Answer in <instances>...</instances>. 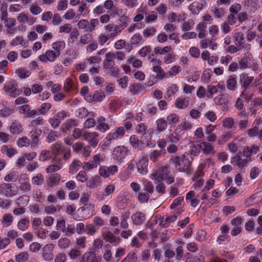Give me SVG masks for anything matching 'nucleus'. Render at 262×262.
<instances>
[{"mask_svg": "<svg viewBox=\"0 0 262 262\" xmlns=\"http://www.w3.org/2000/svg\"><path fill=\"white\" fill-rule=\"evenodd\" d=\"M9 130L12 135H19L23 132L24 128L20 122L15 120L11 123Z\"/></svg>", "mask_w": 262, "mask_h": 262, "instance_id": "393cba45", "label": "nucleus"}, {"mask_svg": "<svg viewBox=\"0 0 262 262\" xmlns=\"http://www.w3.org/2000/svg\"><path fill=\"white\" fill-rule=\"evenodd\" d=\"M30 144V141L27 137L19 138L16 141V144L19 147H28Z\"/></svg>", "mask_w": 262, "mask_h": 262, "instance_id": "4d7b16f0", "label": "nucleus"}, {"mask_svg": "<svg viewBox=\"0 0 262 262\" xmlns=\"http://www.w3.org/2000/svg\"><path fill=\"white\" fill-rule=\"evenodd\" d=\"M19 112L26 115L27 117L33 118L37 115L36 110L31 109L29 104H24L19 107Z\"/></svg>", "mask_w": 262, "mask_h": 262, "instance_id": "a211bd4d", "label": "nucleus"}, {"mask_svg": "<svg viewBox=\"0 0 262 262\" xmlns=\"http://www.w3.org/2000/svg\"><path fill=\"white\" fill-rule=\"evenodd\" d=\"M143 42V37L139 32L134 34L130 38V43L132 46H138L142 44Z\"/></svg>", "mask_w": 262, "mask_h": 262, "instance_id": "c9c22d12", "label": "nucleus"}, {"mask_svg": "<svg viewBox=\"0 0 262 262\" xmlns=\"http://www.w3.org/2000/svg\"><path fill=\"white\" fill-rule=\"evenodd\" d=\"M111 249L112 247L108 244L105 245L103 247L104 252L103 254V258L106 261H110L112 257Z\"/></svg>", "mask_w": 262, "mask_h": 262, "instance_id": "09e8293b", "label": "nucleus"}, {"mask_svg": "<svg viewBox=\"0 0 262 262\" xmlns=\"http://www.w3.org/2000/svg\"><path fill=\"white\" fill-rule=\"evenodd\" d=\"M132 220L134 225L140 226L145 222L146 220V215L142 212L138 211L132 215Z\"/></svg>", "mask_w": 262, "mask_h": 262, "instance_id": "aec40b11", "label": "nucleus"}, {"mask_svg": "<svg viewBox=\"0 0 262 262\" xmlns=\"http://www.w3.org/2000/svg\"><path fill=\"white\" fill-rule=\"evenodd\" d=\"M129 152V150L125 146L116 147L113 151V158L118 162H121Z\"/></svg>", "mask_w": 262, "mask_h": 262, "instance_id": "39448f33", "label": "nucleus"}, {"mask_svg": "<svg viewBox=\"0 0 262 262\" xmlns=\"http://www.w3.org/2000/svg\"><path fill=\"white\" fill-rule=\"evenodd\" d=\"M150 62H154L152 66V71L157 74V77L160 79L167 78V73H165L163 69L160 67L161 61L159 59L153 58Z\"/></svg>", "mask_w": 262, "mask_h": 262, "instance_id": "1a4fd4ad", "label": "nucleus"}, {"mask_svg": "<svg viewBox=\"0 0 262 262\" xmlns=\"http://www.w3.org/2000/svg\"><path fill=\"white\" fill-rule=\"evenodd\" d=\"M62 161H53V159L52 158V162L53 164L49 165L46 168V172L52 173L59 171L62 167Z\"/></svg>", "mask_w": 262, "mask_h": 262, "instance_id": "cd10ccee", "label": "nucleus"}, {"mask_svg": "<svg viewBox=\"0 0 262 262\" xmlns=\"http://www.w3.org/2000/svg\"><path fill=\"white\" fill-rule=\"evenodd\" d=\"M1 151L2 154L6 155L9 158H12L18 152L17 150L11 145H4L2 146Z\"/></svg>", "mask_w": 262, "mask_h": 262, "instance_id": "b1692460", "label": "nucleus"}, {"mask_svg": "<svg viewBox=\"0 0 262 262\" xmlns=\"http://www.w3.org/2000/svg\"><path fill=\"white\" fill-rule=\"evenodd\" d=\"M237 82L235 75L229 76L226 80L227 89L231 91H234L237 87Z\"/></svg>", "mask_w": 262, "mask_h": 262, "instance_id": "2f4dec72", "label": "nucleus"}, {"mask_svg": "<svg viewBox=\"0 0 262 262\" xmlns=\"http://www.w3.org/2000/svg\"><path fill=\"white\" fill-rule=\"evenodd\" d=\"M103 7L106 10H111L113 14L118 15V9L117 7H115L114 3L112 0L105 1L104 3Z\"/></svg>", "mask_w": 262, "mask_h": 262, "instance_id": "37998d69", "label": "nucleus"}, {"mask_svg": "<svg viewBox=\"0 0 262 262\" xmlns=\"http://www.w3.org/2000/svg\"><path fill=\"white\" fill-rule=\"evenodd\" d=\"M78 12L77 16L79 15V16L82 15L83 17H85L89 14V7L85 2L83 1L81 2L80 5L78 7Z\"/></svg>", "mask_w": 262, "mask_h": 262, "instance_id": "e433bc0d", "label": "nucleus"}, {"mask_svg": "<svg viewBox=\"0 0 262 262\" xmlns=\"http://www.w3.org/2000/svg\"><path fill=\"white\" fill-rule=\"evenodd\" d=\"M75 89L76 86L74 83L73 80L70 78H67L63 84V90L64 92L70 93L74 91Z\"/></svg>", "mask_w": 262, "mask_h": 262, "instance_id": "c03bdc74", "label": "nucleus"}, {"mask_svg": "<svg viewBox=\"0 0 262 262\" xmlns=\"http://www.w3.org/2000/svg\"><path fill=\"white\" fill-rule=\"evenodd\" d=\"M4 90L6 93L13 98L17 97L22 93V90L17 88V84L13 80L6 83L4 86Z\"/></svg>", "mask_w": 262, "mask_h": 262, "instance_id": "423d86ee", "label": "nucleus"}, {"mask_svg": "<svg viewBox=\"0 0 262 262\" xmlns=\"http://www.w3.org/2000/svg\"><path fill=\"white\" fill-rule=\"evenodd\" d=\"M125 134V130L123 126L115 127L111 132L108 134L105 138L107 142L116 140L122 138Z\"/></svg>", "mask_w": 262, "mask_h": 262, "instance_id": "6e6552de", "label": "nucleus"}, {"mask_svg": "<svg viewBox=\"0 0 262 262\" xmlns=\"http://www.w3.org/2000/svg\"><path fill=\"white\" fill-rule=\"evenodd\" d=\"M52 49L58 55H60L61 50L66 47L65 42L63 40H58L52 44Z\"/></svg>", "mask_w": 262, "mask_h": 262, "instance_id": "a19ab883", "label": "nucleus"}, {"mask_svg": "<svg viewBox=\"0 0 262 262\" xmlns=\"http://www.w3.org/2000/svg\"><path fill=\"white\" fill-rule=\"evenodd\" d=\"M201 58L204 61H207L209 65H213L217 62L218 57L211 56L210 53L207 50H204L201 54Z\"/></svg>", "mask_w": 262, "mask_h": 262, "instance_id": "5701e85b", "label": "nucleus"}, {"mask_svg": "<svg viewBox=\"0 0 262 262\" xmlns=\"http://www.w3.org/2000/svg\"><path fill=\"white\" fill-rule=\"evenodd\" d=\"M206 24L204 23H199L196 27V29L199 31L198 36L200 38H203L206 36Z\"/></svg>", "mask_w": 262, "mask_h": 262, "instance_id": "864d4df0", "label": "nucleus"}, {"mask_svg": "<svg viewBox=\"0 0 262 262\" xmlns=\"http://www.w3.org/2000/svg\"><path fill=\"white\" fill-rule=\"evenodd\" d=\"M29 258V254L25 251L19 253L15 257V259L17 262H26L28 260Z\"/></svg>", "mask_w": 262, "mask_h": 262, "instance_id": "5fc2aeb1", "label": "nucleus"}, {"mask_svg": "<svg viewBox=\"0 0 262 262\" xmlns=\"http://www.w3.org/2000/svg\"><path fill=\"white\" fill-rule=\"evenodd\" d=\"M71 244V241L67 238H61L58 240V245L61 249H67Z\"/></svg>", "mask_w": 262, "mask_h": 262, "instance_id": "0e129e2a", "label": "nucleus"}, {"mask_svg": "<svg viewBox=\"0 0 262 262\" xmlns=\"http://www.w3.org/2000/svg\"><path fill=\"white\" fill-rule=\"evenodd\" d=\"M13 222V216L10 213H7L3 215L2 220V224L4 227H9Z\"/></svg>", "mask_w": 262, "mask_h": 262, "instance_id": "58836bf2", "label": "nucleus"}, {"mask_svg": "<svg viewBox=\"0 0 262 262\" xmlns=\"http://www.w3.org/2000/svg\"><path fill=\"white\" fill-rule=\"evenodd\" d=\"M118 171V167L116 165H110V166H101L99 169V174L103 178H108L110 176L114 175Z\"/></svg>", "mask_w": 262, "mask_h": 262, "instance_id": "9b49d317", "label": "nucleus"}, {"mask_svg": "<svg viewBox=\"0 0 262 262\" xmlns=\"http://www.w3.org/2000/svg\"><path fill=\"white\" fill-rule=\"evenodd\" d=\"M99 134L97 132H90L86 130L83 133V140L88 142V145L95 148L99 141Z\"/></svg>", "mask_w": 262, "mask_h": 262, "instance_id": "0eeeda50", "label": "nucleus"}, {"mask_svg": "<svg viewBox=\"0 0 262 262\" xmlns=\"http://www.w3.org/2000/svg\"><path fill=\"white\" fill-rule=\"evenodd\" d=\"M81 262H100V260L94 252L88 251L82 255Z\"/></svg>", "mask_w": 262, "mask_h": 262, "instance_id": "bb28decb", "label": "nucleus"}, {"mask_svg": "<svg viewBox=\"0 0 262 262\" xmlns=\"http://www.w3.org/2000/svg\"><path fill=\"white\" fill-rule=\"evenodd\" d=\"M65 148H63L62 143L59 142H56L52 144L51 149L53 155V161H62V159L59 157V154L63 152Z\"/></svg>", "mask_w": 262, "mask_h": 262, "instance_id": "4468645a", "label": "nucleus"}, {"mask_svg": "<svg viewBox=\"0 0 262 262\" xmlns=\"http://www.w3.org/2000/svg\"><path fill=\"white\" fill-rule=\"evenodd\" d=\"M144 86L141 83H134L129 87V91L131 93L135 95L143 90Z\"/></svg>", "mask_w": 262, "mask_h": 262, "instance_id": "13d9d810", "label": "nucleus"}, {"mask_svg": "<svg viewBox=\"0 0 262 262\" xmlns=\"http://www.w3.org/2000/svg\"><path fill=\"white\" fill-rule=\"evenodd\" d=\"M17 19L21 25L27 24L29 26H32L36 21L37 18L28 13L21 12L17 16Z\"/></svg>", "mask_w": 262, "mask_h": 262, "instance_id": "f8f14e48", "label": "nucleus"}, {"mask_svg": "<svg viewBox=\"0 0 262 262\" xmlns=\"http://www.w3.org/2000/svg\"><path fill=\"white\" fill-rule=\"evenodd\" d=\"M169 163L173 165L179 172L189 174L192 171L191 162L185 155L180 156H172L169 159Z\"/></svg>", "mask_w": 262, "mask_h": 262, "instance_id": "f257e3e1", "label": "nucleus"}, {"mask_svg": "<svg viewBox=\"0 0 262 262\" xmlns=\"http://www.w3.org/2000/svg\"><path fill=\"white\" fill-rule=\"evenodd\" d=\"M97 125L96 128L100 132L104 133L109 130L110 126L106 123V119L103 116L99 117L97 119Z\"/></svg>", "mask_w": 262, "mask_h": 262, "instance_id": "a878e982", "label": "nucleus"}, {"mask_svg": "<svg viewBox=\"0 0 262 262\" xmlns=\"http://www.w3.org/2000/svg\"><path fill=\"white\" fill-rule=\"evenodd\" d=\"M129 142L130 144L134 148L142 150L144 148V144L145 142L146 146L148 147H153L155 144L152 145L150 143L149 140L147 139L146 136L142 135L141 139L139 140L138 138L135 135L130 136Z\"/></svg>", "mask_w": 262, "mask_h": 262, "instance_id": "7ed1b4c3", "label": "nucleus"}, {"mask_svg": "<svg viewBox=\"0 0 262 262\" xmlns=\"http://www.w3.org/2000/svg\"><path fill=\"white\" fill-rule=\"evenodd\" d=\"M104 29L106 32L110 33L111 37L114 38L121 32L123 28H121L119 25L111 23L105 25Z\"/></svg>", "mask_w": 262, "mask_h": 262, "instance_id": "2eb2a0df", "label": "nucleus"}, {"mask_svg": "<svg viewBox=\"0 0 262 262\" xmlns=\"http://www.w3.org/2000/svg\"><path fill=\"white\" fill-rule=\"evenodd\" d=\"M212 12L215 18L220 19L223 18L226 13L225 9L222 7H220L217 5L212 10Z\"/></svg>", "mask_w": 262, "mask_h": 262, "instance_id": "49530a36", "label": "nucleus"}, {"mask_svg": "<svg viewBox=\"0 0 262 262\" xmlns=\"http://www.w3.org/2000/svg\"><path fill=\"white\" fill-rule=\"evenodd\" d=\"M148 160L147 158L142 157L137 164L138 172L142 174H145L148 172Z\"/></svg>", "mask_w": 262, "mask_h": 262, "instance_id": "412c9836", "label": "nucleus"}, {"mask_svg": "<svg viewBox=\"0 0 262 262\" xmlns=\"http://www.w3.org/2000/svg\"><path fill=\"white\" fill-rule=\"evenodd\" d=\"M177 219V216L175 214L172 215L166 216L165 218L162 219L160 224L163 227L167 228L170 223L174 222Z\"/></svg>", "mask_w": 262, "mask_h": 262, "instance_id": "ea45409f", "label": "nucleus"}, {"mask_svg": "<svg viewBox=\"0 0 262 262\" xmlns=\"http://www.w3.org/2000/svg\"><path fill=\"white\" fill-rule=\"evenodd\" d=\"M155 189L159 196L164 194L166 192V186L162 181L157 183Z\"/></svg>", "mask_w": 262, "mask_h": 262, "instance_id": "338daca9", "label": "nucleus"}, {"mask_svg": "<svg viewBox=\"0 0 262 262\" xmlns=\"http://www.w3.org/2000/svg\"><path fill=\"white\" fill-rule=\"evenodd\" d=\"M105 95L103 92L96 91L92 96L90 95L89 96V99H88V101L90 102H100L103 99Z\"/></svg>", "mask_w": 262, "mask_h": 262, "instance_id": "3c124183", "label": "nucleus"}, {"mask_svg": "<svg viewBox=\"0 0 262 262\" xmlns=\"http://www.w3.org/2000/svg\"><path fill=\"white\" fill-rule=\"evenodd\" d=\"M214 103L217 105H226L228 103L227 96L224 94H220L214 98Z\"/></svg>", "mask_w": 262, "mask_h": 262, "instance_id": "603ef678", "label": "nucleus"}, {"mask_svg": "<svg viewBox=\"0 0 262 262\" xmlns=\"http://www.w3.org/2000/svg\"><path fill=\"white\" fill-rule=\"evenodd\" d=\"M59 57V55L55 51L53 50H48L44 54L40 55L38 57V59L39 61L44 63L47 62H53Z\"/></svg>", "mask_w": 262, "mask_h": 262, "instance_id": "9d476101", "label": "nucleus"}, {"mask_svg": "<svg viewBox=\"0 0 262 262\" xmlns=\"http://www.w3.org/2000/svg\"><path fill=\"white\" fill-rule=\"evenodd\" d=\"M102 236L105 241L112 243L114 245H116L121 241L120 238L116 236L112 232L107 229L105 230L104 229L102 231Z\"/></svg>", "mask_w": 262, "mask_h": 262, "instance_id": "ddd939ff", "label": "nucleus"}, {"mask_svg": "<svg viewBox=\"0 0 262 262\" xmlns=\"http://www.w3.org/2000/svg\"><path fill=\"white\" fill-rule=\"evenodd\" d=\"M16 73L20 78H26L31 75V72L26 68H20L16 70Z\"/></svg>", "mask_w": 262, "mask_h": 262, "instance_id": "052dcab7", "label": "nucleus"}, {"mask_svg": "<svg viewBox=\"0 0 262 262\" xmlns=\"http://www.w3.org/2000/svg\"><path fill=\"white\" fill-rule=\"evenodd\" d=\"M170 173L169 166L167 165H162L154 171L150 178L157 181V182L165 181L167 184H170L174 182V177Z\"/></svg>", "mask_w": 262, "mask_h": 262, "instance_id": "f03ea898", "label": "nucleus"}, {"mask_svg": "<svg viewBox=\"0 0 262 262\" xmlns=\"http://www.w3.org/2000/svg\"><path fill=\"white\" fill-rule=\"evenodd\" d=\"M115 55L114 52H107L105 56V59L103 62V66L104 69H108L113 68L115 65Z\"/></svg>", "mask_w": 262, "mask_h": 262, "instance_id": "6ab92c4d", "label": "nucleus"}, {"mask_svg": "<svg viewBox=\"0 0 262 262\" xmlns=\"http://www.w3.org/2000/svg\"><path fill=\"white\" fill-rule=\"evenodd\" d=\"M127 200L124 196H118L116 202V206L118 208L120 209L125 208L127 206Z\"/></svg>", "mask_w": 262, "mask_h": 262, "instance_id": "6e6d98bb", "label": "nucleus"}, {"mask_svg": "<svg viewBox=\"0 0 262 262\" xmlns=\"http://www.w3.org/2000/svg\"><path fill=\"white\" fill-rule=\"evenodd\" d=\"M253 55L249 51L245 53L244 56L239 61V67L242 70L250 68V61L253 60Z\"/></svg>", "mask_w": 262, "mask_h": 262, "instance_id": "dca6fc26", "label": "nucleus"}, {"mask_svg": "<svg viewBox=\"0 0 262 262\" xmlns=\"http://www.w3.org/2000/svg\"><path fill=\"white\" fill-rule=\"evenodd\" d=\"M20 184L19 188L20 190L25 191H30L31 190V186L29 181V178L25 177V178H21L19 180Z\"/></svg>", "mask_w": 262, "mask_h": 262, "instance_id": "72a5a7b5", "label": "nucleus"}, {"mask_svg": "<svg viewBox=\"0 0 262 262\" xmlns=\"http://www.w3.org/2000/svg\"><path fill=\"white\" fill-rule=\"evenodd\" d=\"M233 39L234 43L241 47L243 46L245 42L244 34L241 31L235 32L233 35Z\"/></svg>", "mask_w": 262, "mask_h": 262, "instance_id": "7c9ffc66", "label": "nucleus"}, {"mask_svg": "<svg viewBox=\"0 0 262 262\" xmlns=\"http://www.w3.org/2000/svg\"><path fill=\"white\" fill-rule=\"evenodd\" d=\"M17 187L12 186L11 184L4 183L0 184V194H3L6 197H12L18 192Z\"/></svg>", "mask_w": 262, "mask_h": 262, "instance_id": "20e7f679", "label": "nucleus"}, {"mask_svg": "<svg viewBox=\"0 0 262 262\" xmlns=\"http://www.w3.org/2000/svg\"><path fill=\"white\" fill-rule=\"evenodd\" d=\"M31 134V146L32 147H35L38 145L39 143V137L40 135V132L39 133L35 129L34 131H32L30 132Z\"/></svg>", "mask_w": 262, "mask_h": 262, "instance_id": "a18cd8bd", "label": "nucleus"}, {"mask_svg": "<svg viewBox=\"0 0 262 262\" xmlns=\"http://www.w3.org/2000/svg\"><path fill=\"white\" fill-rule=\"evenodd\" d=\"M241 81L242 83V86L245 89V90H246L253 81L254 77L252 76H249L247 74L245 73L241 75Z\"/></svg>", "mask_w": 262, "mask_h": 262, "instance_id": "4c0bfd02", "label": "nucleus"}, {"mask_svg": "<svg viewBox=\"0 0 262 262\" xmlns=\"http://www.w3.org/2000/svg\"><path fill=\"white\" fill-rule=\"evenodd\" d=\"M158 15L156 12L151 11L149 13H145V20L147 23H150L157 19Z\"/></svg>", "mask_w": 262, "mask_h": 262, "instance_id": "69168bd1", "label": "nucleus"}, {"mask_svg": "<svg viewBox=\"0 0 262 262\" xmlns=\"http://www.w3.org/2000/svg\"><path fill=\"white\" fill-rule=\"evenodd\" d=\"M192 124L188 121H184L180 123L177 127L176 131L180 133L181 131L187 132L192 129Z\"/></svg>", "mask_w": 262, "mask_h": 262, "instance_id": "f704fd0d", "label": "nucleus"}, {"mask_svg": "<svg viewBox=\"0 0 262 262\" xmlns=\"http://www.w3.org/2000/svg\"><path fill=\"white\" fill-rule=\"evenodd\" d=\"M251 160V159H243L240 155L237 154L232 158L231 163L239 168H242L247 166Z\"/></svg>", "mask_w": 262, "mask_h": 262, "instance_id": "4be33fe9", "label": "nucleus"}, {"mask_svg": "<svg viewBox=\"0 0 262 262\" xmlns=\"http://www.w3.org/2000/svg\"><path fill=\"white\" fill-rule=\"evenodd\" d=\"M52 107L51 103L49 102H44L41 104L39 108L37 110V114L45 115Z\"/></svg>", "mask_w": 262, "mask_h": 262, "instance_id": "79ce46f5", "label": "nucleus"}, {"mask_svg": "<svg viewBox=\"0 0 262 262\" xmlns=\"http://www.w3.org/2000/svg\"><path fill=\"white\" fill-rule=\"evenodd\" d=\"M179 119L180 118L178 115L174 113H172L167 116L166 121L168 124L174 125L179 122Z\"/></svg>", "mask_w": 262, "mask_h": 262, "instance_id": "774afa93", "label": "nucleus"}, {"mask_svg": "<svg viewBox=\"0 0 262 262\" xmlns=\"http://www.w3.org/2000/svg\"><path fill=\"white\" fill-rule=\"evenodd\" d=\"M199 149L205 155H214L215 154V150L213 145L208 142L203 141L198 145Z\"/></svg>", "mask_w": 262, "mask_h": 262, "instance_id": "f3484780", "label": "nucleus"}, {"mask_svg": "<svg viewBox=\"0 0 262 262\" xmlns=\"http://www.w3.org/2000/svg\"><path fill=\"white\" fill-rule=\"evenodd\" d=\"M81 165V162L78 159H74L69 166V172L74 174L77 172Z\"/></svg>", "mask_w": 262, "mask_h": 262, "instance_id": "8fccbe9b", "label": "nucleus"}, {"mask_svg": "<svg viewBox=\"0 0 262 262\" xmlns=\"http://www.w3.org/2000/svg\"><path fill=\"white\" fill-rule=\"evenodd\" d=\"M202 172H199L198 174L193 177L192 180L193 181H195V183L194 184V186L200 187L203 185L204 180L201 177L202 176Z\"/></svg>", "mask_w": 262, "mask_h": 262, "instance_id": "680f3d73", "label": "nucleus"}, {"mask_svg": "<svg viewBox=\"0 0 262 262\" xmlns=\"http://www.w3.org/2000/svg\"><path fill=\"white\" fill-rule=\"evenodd\" d=\"M172 51L171 46H165L164 48H160L156 47L154 48V52L156 54H159L161 55L166 54Z\"/></svg>", "mask_w": 262, "mask_h": 262, "instance_id": "bf43d9fd", "label": "nucleus"}, {"mask_svg": "<svg viewBox=\"0 0 262 262\" xmlns=\"http://www.w3.org/2000/svg\"><path fill=\"white\" fill-rule=\"evenodd\" d=\"M189 103V97H180L176 100L174 105L178 108L184 109L188 106Z\"/></svg>", "mask_w": 262, "mask_h": 262, "instance_id": "c756f323", "label": "nucleus"}, {"mask_svg": "<svg viewBox=\"0 0 262 262\" xmlns=\"http://www.w3.org/2000/svg\"><path fill=\"white\" fill-rule=\"evenodd\" d=\"M29 220L26 218L20 220L17 223V228L21 231H25L28 228Z\"/></svg>", "mask_w": 262, "mask_h": 262, "instance_id": "e2e57ef3", "label": "nucleus"}, {"mask_svg": "<svg viewBox=\"0 0 262 262\" xmlns=\"http://www.w3.org/2000/svg\"><path fill=\"white\" fill-rule=\"evenodd\" d=\"M156 129L158 132L164 131L168 125L167 121L163 118H159L156 121Z\"/></svg>", "mask_w": 262, "mask_h": 262, "instance_id": "de8ad7c7", "label": "nucleus"}, {"mask_svg": "<svg viewBox=\"0 0 262 262\" xmlns=\"http://www.w3.org/2000/svg\"><path fill=\"white\" fill-rule=\"evenodd\" d=\"M61 176L59 174L55 173L51 174L47 180V185L48 187H52L58 185L60 182Z\"/></svg>", "mask_w": 262, "mask_h": 262, "instance_id": "c85d7f7f", "label": "nucleus"}, {"mask_svg": "<svg viewBox=\"0 0 262 262\" xmlns=\"http://www.w3.org/2000/svg\"><path fill=\"white\" fill-rule=\"evenodd\" d=\"M166 154V151L164 150H154L149 154V157L150 160L153 162H157L162 156Z\"/></svg>", "mask_w": 262, "mask_h": 262, "instance_id": "473e14b6", "label": "nucleus"}]
</instances>
